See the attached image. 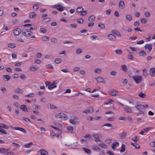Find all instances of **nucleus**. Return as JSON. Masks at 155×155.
Returning <instances> with one entry per match:
<instances>
[{
  "label": "nucleus",
  "mask_w": 155,
  "mask_h": 155,
  "mask_svg": "<svg viewBox=\"0 0 155 155\" xmlns=\"http://www.w3.org/2000/svg\"><path fill=\"white\" fill-rule=\"evenodd\" d=\"M34 96H35V94H34L31 93V94H30L25 95V97H33Z\"/></svg>",
  "instance_id": "60"
},
{
  "label": "nucleus",
  "mask_w": 155,
  "mask_h": 155,
  "mask_svg": "<svg viewBox=\"0 0 155 155\" xmlns=\"http://www.w3.org/2000/svg\"><path fill=\"white\" fill-rule=\"evenodd\" d=\"M116 53L117 54H121L122 53V51L121 50H117L116 51Z\"/></svg>",
  "instance_id": "56"
},
{
  "label": "nucleus",
  "mask_w": 155,
  "mask_h": 155,
  "mask_svg": "<svg viewBox=\"0 0 155 155\" xmlns=\"http://www.w3.org/2000/svg\"><path fill=\"white\" fill-rule=\"evenodd\" d=\"M67 129L68 132L71 133H73L74 128L72 126H68L67 127Z\"/></svg>",
  "instance_id": "23"
},
{
  "label": "nucleus",
  "mask_w": 155,
  "mask_h": 155,
  "mask_svg": "<svg viewBox=\"0 0 155 155\" xmlns=\"http://www.w3.org/2000/svg\"><path fill=\"white\" fill-rule=\"evenodd\" d=\"M98 26L101 28L103 29L105 28L104 25L102 23H100L98 25Z\"/></svg>",
  "instance_id": "55"
},
{
  "label": "nucleus",
  "mask_w": 155,
  "mask_h": 155,
  "mask_svg": "<svg viewBox=\"0 0 155 155\" xmlns=\"http://www.w3.org/2000/svg\"><path fill=\"white\" fill-rule=\"evenodd\" d=\"M8 47L11 48H15L16 47V46L15 44L11 43L8 44Z\"/></svg>",
  "instance_id": "42"
},
{
  "label": "nucleus",
  "mask_w": 155,
  "mask_h": 155,
  "mask_svg": "<svg viewBox=\"0 0 155 155\" xmlns=\"http://www.w3.org/2000/svg\"><path fill=\"white\" fill-rule=\"evenodd\" d=\"M54 7L56 8L58 11L61 12L64 10V8L65 7L62 6L60 5H54Z\"/></svg>",
  "instance_id": "10"
},
{
  "label": "nucleus",
  "mask_w": 155,
  "mask_h": 155,
  "mask_svg": "<svg viewBox=\"0 0 155 155\" xmlns=\"http://www.w3.org/2000/svg\"><path fill=\"white\" fill-rule=\"evenodd\" d=\"M38 152L40 153L41 155H46V154H48V153L44 149L40 150Z\"/></svg>",
  "instance_id": "18"
},
{
  "label": "nucleus",
  "mask_w": 155,
  "mask_h": 155,
  "mask_svg": "<svg viewBox=\"0 0 155 155\" xmlns=\"http://www.w3.org/2000/svg\"><path fill=\"white\" fill-rule=\"evenodd\" d=\"M38 67H34V66H31L30 67V70L31 71H34L35 70H38Z\"/></svg>",
  "instance_id": "34"
},
{
  "label": "nucleus",
  "mask_w": 155,
  "mask_h": 155,
  "mask_svg": "<svg viewBox=\"0 0 155 155\" xmlns=\"http://www.w3.org/2000/svg\"><path fill=\"white\" fill-rule=\"evenodd\" d=\"M77 119V117L75 115H72L71 117L69 120L70 123L72 124H75L76 123V120Z\"/></svg>",
  "instance_id": "6"
},
{
  "label": "nucleus",
  "mask_w": 155,
  "mask_h": 155,
  "mask_svg": "<svg viewBox=\"0 0 155 155\" xmlns=\"http://www.w3.org/2000/svg\"><path fill=\"white\" fill-rule=\"evenodd\" d=\"M151 129H152L151 127H147V128H144L143 130L145 132H147L149 130Z\"/></svg>",
  "instance_id": "57"
},
{
  "label": "nucleus",
  "mask_w": 155,
  "mask_h": 155,
  "mask_svg": "<svg viewBox=\"0 0 155 155\" xmlns=\"http://www.w3.org/2000/svg\"><path fill=\"white\" fill-rule=\"evenodd\" d=\"M9 128V126L7 125H6L4 124L1 123L0 124V129H2V128H5L6 129H8Z\"/></svg>",
  "instance_id": "21"
},
{
  "label": "nucleus",
  "mask_w": 155,
  "mask_h": 155,
  "mask_svg": "<svg viewBox=\"0 0 155 155\" xmlns=\"http://www.w3.org/2000/svg\"><path fill=\"white\" fill-rule=\"evenodd\" d=\"M0 132L2 133V134H7V132L3 129H0Z\"/></svg>",
  "instance_id": "59"
},
{
  "label": "nucleus",
  "mask_w": 155,
  "mask_h": 155,
  "mask_svg": "<svg viewBox=\"0 0 155 155\" xmlns=\"http://www.w3.org/2000/svg\"><path fill=\"white\" fill-rule=\"evenodd\" d=\"M21 32V30L19 28H17L14 30L13 33L15 35H18Z\"/></svg>",
  "instance_id": "12"
},
{
  "label": "nucleus",
  "mask_w": 155,
  "mask_h": 155,
  "mask_svg": "<svg viewBox=\"0 0 155 155\" xmlns=\"http://www.w3.org/2000/svg\"><path fill=\"white\" fill-rule=\"evenodd\" d=\"M112 33L118 36L121 37V35L120 32H118L117 30L114 29L112 31Z\"/></svg>",
  "instance_id": "25"
},
{
  "label": "nucleus",
  "mask_w": 155,
  "mask_h": 155,
  "mask_svg": "<svg viewBox=\"0 0 155 155\" xmlns=\"http://www.w3.org/2000/svg\"><path fill=\"white\" fill-rule=\"evenodd\" d=\"M23 120L28 123L30 122V119L28 118L25 117H23Z\"/></svg>",
  "instance_id": "53"
},
{
  "label": "nucleus",
  "mask_w": 155,
  "mask_h": 155,
  "mask_svg": "<svg viewBox=\"0 0 155 155\" xmlns=\"http://www.w3.org/2000/svg\"><path fill=\"white\" fill-rule=\"evenodd\" d=\"M125 6L124 3L122 1H120L119 4V8L120 9H123Z\"/></svg>",
  "instance_id": "17"
},
{
  "label": "nucleus",
  "mask_w": 155,
  "mask_h": 155,
  "mask_svg": "<svg viewBox=\"0 0 155 155\" xmlns=\"http://www.w3.org/2000/svg\"><path fill=\"white\" fill-rule=\"evenodd\" d=\"M139 55L141 56H145L146 55V52L143 51H141L139 53Z\"/></svg>",
  "instance_id": "32"
},
{
  "label": "nucleus",
  "mask_w": 155,
  "mask_h": 155,
  "mask_svg": "<svg viewBox=\"0 0 155 155\" xmlns=\"http://www.w3.org/2000/svg\"><path fill=\"white\" fill-rule=\"evenodd\" d=\"M118 91L115 89L111 90L110 92V94L113 96H116L118 95Z\"/></svg>",
  "instance_id": "11"
},
{
  "label": "nucleus",
  "mask_w": 155,
  "mask_h": 155,
  "mask_svg": "<svg viewBox=\"0 0 155 155\" xmlns=\"http://www.w3.org/2000/svg\"><path fill=\"white\" fill-rule=\"evenodd\" d=\"M36 16V14L34 12H31L29 16L31 18H35Z\"/></svg>",
  "instance_id": "44"
},
{
  "label": "nucleus",
  "mask_w": 155,
  "mask_h": 155,
  "mask_svg": "<svg viewBox=\"0 0 155 155\" xmlns=\"http://www.w3.org/2000/svg\"><path fill=\"white\" fill-rule=\"evenodd\" d=\"M150 145L152 147H155V141L150 142Z\"/></svg>",
  "instance_id": "64"
},
{
  "label": "nucleus",
  "mask_w": 155,
  "mask_h": 155,
  "mask_svg": "<svg viewBox=\"0 0 155 155\" xmlns=\"http://www.w3.org/2000/svg\"><path fill=\"white\" fill-rule=\"evenodd\" d=\"M38 6L36 4L34 5L33 6V9L34 10H36L39 8Z\"/></svg>",
  "instance_id": "58"
},
{
  "label": "nucleus",
  "mask_w": 155,
  "mask_h": 155,
  "mask_svg": "<svg viewBox=\"0 0 155 155\" xmlns=\"http://www.w3.org/2000/svg\"><path fill=\"white\" fill-rule=\"evenodd\" d=\"M13 129L15 130H20L21 131L23 132L24 134H26L27 133V132L24 129L22 128L17 127L13 128Z\"/></svg>",
  "instance_id": "15"
},
{
  "label": "nucleus",
  "mask_w": 155,
  "mask_h": 155,
  "mask_svg": "<svg viewBox=\"0 0 155 155\" xmlns=\"http://www.w3.org/2000/svg\"><path fill=\"white\" fill-rule=\"evenodd\" d=\"M93 137L95 139V141L96 142H100V140L99 139V134H94L92 135Z\"/></svg>",
  "instance_id": "20"
},
{
  "label": "nucleus",
  "mask_w": 155,
  "mask_h": 155,
  "mask_svg": "<svg viewBox=\"0 0 155 155\" xmlns=\"http://www.w3.org/2000/svg\"><path fill=\"white\" fill-rule=\"evenodd\" d=\"M152 47L151 44H147L144 46L145 49H148L149 53L150 52L152 49Z\"/></svg>",
  "instance_id": "13"
},
{
  "label": "nucleus",
  "mask_w": 155,
  "mask_h": 155,
  "mask_svg": "<svg viewBox=\"0 0 155 155\" xmlns=\"http://www.w3.org/2000/svg\"><path fill=\"white\" fill-rule=\"evenodd\" d=\"M142 74L144 77H147L148 75L147 71L146 69L143 70Z\"/></svg>",
  "instance_id": "22"
},
{
  "label": "nucleus",
  "mask_w": 155,
  "mask_h": 155,
  "mask_svg": "<svg viewBox=\"0 0 155 155\" xmlns=\"http://www.w3.org/2000/svg\"><path fill=\"white\" fill-rule=\"evenodd\" d=\"M121 67L122 68V70L124 71L125 72H126L127 71V66L125 65H123L121 66Z\"/></svg>",
  "instance_id": "37"
},
{
  "label": "nucleus",
  "mask_w": 155,
  "mask_h": 155,
  "mask_svg": "<svg viewBox=\"0 0 155 155\" xmlns=\"http://www.w3.org/2000/svg\"><path fill=\"white\" fill-rule=\"evenodd\" d=\"M126 18L128 21H130L132 19V17L130 15H127L126 16Z\"/></svg>",
  "instance_id": "45"
},
{
  "label": "nucleus",
  "mask_w": 155,
  "mask_h": 155,
  "mask_svg": "<svg viewBox=\"0 0 155 155\" xmlns=\"http://www.w3.org/2000/svg\"><path fill=\"white\" fill-rule=\"evenodd\" d=\"M126 146L124 144H122L121 146V148L120 150V152L121 153L125 151Z\"/></svg>",
  "instance_id": "38"
},
{
  "label": "nucleus",
  "mask_w": 155,
  "mask_h": 155,
  "mask_svg": "<svg viewBox=\"0 0 155 155\" xmlns=\"http://www.w3.org/2000/svg\"><path fill=\"white\" fill-rule=\"evenodd\" d=\"M62 60L61 58H56L54 60V62L56 64H59L61 62Z\"/></svg>",
  "instance_id": "48"
},
{
  "label": "nucleus",
  "mask_w": 155,
  "mask_h": 155,
  "mask_svg": "<svg viewBox=\"0 0 155 155\" xmlns=\"http://www.w3.org/2000/svg\"><path fill=\"white\" fill-rule=\"evenodd\" d=\"M94 71L95 73H100L102 71V70L100 68H96L94 70Z\"/></svg>",
  "instance_id": "41"
},
{
  "label": "nucleus",
  "mask_w": 155,
  "mask_h": 155,
  "mask_svg": "<svg viewBox=\"0 0 155 155\" xmlns=\"http://www.w3.org/2000/svg\"><path fill=\"white\" fill-rule=\"evenodd\" d=\"M84 8L82 7H79L77 8L76 12L78 13H81L84 10Z\"/></svg>",
  "instance_id": "36"
},
{
  "label": "nucleus",
  "mask_w": 155,
  "mask_h": 155,
  "mask_svg": "<svg viewBox=\"0 0 155 155\" xmlns=\"http://www.w3.org/2000/svg\"><path fill=\"white\" fill-rule=\"evenodd\" d=\"M82 149L87 154H91V151L89 149L85 147H83Z\"/></svg>",
  "instance_id": "24"
},
{
  "label": "nucleus",
  "mask_w": 155,
  "mask_h": 155,
  "mask_svg": "<svg viewBox=\"0 0 155 155\" xmlns=\"http://www.w3.org/2000/svg\"><path fill=\"white\" fill-rule=\"evenodd\" d=\"M133 79L137 84H139L141 82L142 77L140 75H136L133 77Z\"/></svg>",
  "instance_id": "2"
},
{
  "label": "nucleus",
  "mask_w": 155,
  "mask_h": 155,
  "mask_svg": "<svg viewBox=\"0 0 155 155\" xmlns=\"http://www.w3.org/2000/svg\"><path fill=\"white\" fill-rule=\"evenodd\" d=\"M127 58L130 60H132L133 58V57L132 54H129L127 56Z\"/></svg>",
  "instance_id": "62"
},
{
  "label": "nucleus",
  "mask_w": 155,
  "mask_h": 155,
  "mask_svg": "<svg viewBox=\"0 0 155 155\" xmlns=\"http://www.w3.org/2000/svg\"><path fill=\"white\" fill-rule=\"evenodd\" d=\"M124 111L127 113H132L133 111L130 107L127 106H124L123 107Z\"/></svg>",
  "instance_id": "7"
},
{
  "label": "nucleus",
  "mask_w": 155,
  "mask_h": 155,
  "mask_svg": "<svg viewBox=\"0 0 155 155\" xmlns=\"http://www.w3.org/2000/svg\"><path fill=\"white\" fill-rule=\"evenodd\" d=\"M22 32L23 35L27 37H29L33 34L31 31L25 30L24 29L22 30Z\"/></svg>",
  "instance_id": "5"
},
{
  "label": "nucleus",
  "mask_w": 155,
  "mask_h": 155,
  "mask_svg": "<svg viewBox=\"0 0 155 155\" xmlns=\"http://www.w3.org/2000/svg\"><path fill=\"white\" fill-rule=\"evenodd\" d=\"M3 78L4 79L5 78L6 80H5V81H9L11 78L9 76L7 75H3Z\"/></svg>",
  "instance_id": "39"
},
{
  "label": "nucleus",
  "mask_w": 155,
  "mask_h": 155,
  "mask_svg": "<svg viewBox=\"0 0 155 155\" xmlns=\"http://www.w3.org/2000/svg\"><path fill=\"white\" fill-rule=\"evenodd\" d=\"M92 148L95 151H100V149L96 145H94L92 146Z\"/></svg>",
  "instance_id": "35"
},
{
  "label": "nucleus",
  "mask_w": 155,
  "mask_h": 155,
  "mask_svg": "<svg viewBox=\"0 0 155 155\" xmlns=\"http://www.w3.org/2000/svg\"><path fill=\"white\" fill-rule=\"evenodd\" d=\"M20 109H22V110L25 112L27 111V106L25 105H22L20 107Z\"/></svg>",
  "instance_id": "26"
},
{
  "label": "nucleus",
  "mask_w": 155,
  "mask_h": 155,
  "mask_svg": "<svg viewBox=\"0 0 155 155\" xmlns=\"http://www.w3.org/2000/svg\"><path fill=\"white\" fill-rule=\"evenodd\" d=\"M49 106L50 108L51 109H55L57 108V107H56L55 106L52 104H50Z\"/></svg>",
  "instance_id": "61"
},
{
  "label": "nucleus",
  "mask_w": 155,
  "mask_h": 155,
  "mask_svg": "<svg viewBox=\"0 0 155 155\" xmlns=\"http://www.w3.org/2000/svg\"><path fill=\"white\" fill-rule=\"evenodd\" d=\"M140 21L142 23L145 24L147 22V20L144 18H142L140 20Z\"/></svg>",
  "instance_id": "49"
},
{
  "label": "nucleus",
  "mask_w": 155,
  "mask_h": 155,
  "mask_svg": "<svg viewBox=\"0 0 155 155\" xmlns=\"http://www.w3.org/2000/svg\"><path fill=\"white\" fill-rule=\"evenodd\" d=\"M40 30L41 32L43 34L46 33V32H47L46 29L42 28H40Z\"/></svg>",
  "instance_id": "52"
},
{
  "label": "nucleus",
  "mask_w": 155,
  "mask_h": 155,
  "mask_svg": "<svg viewBox=\"0 0 155 155\" xmlns=\"http://www.w3.org/2000/svg\"><path fill=\"white\" fill-rule=\"evenodd\" d=\"M93 107L91 106H89L87 107V108L83 110L82 112L83 113L87 114H91L93 112Z\"/></svg>",
  "instance_id": "3"
},
{
  "label": "nucleus",
  "mask_w": 155,
  "mask_h": 155,
  "mask_svg": "<svg viewBox=\"0 0 155 155\" xmlns=\"http://www.w3.org/2000/svg\"><path fill=\"white\" fill-rule=\"evenodd\" d=\"M149 74L152 77H154L155 76V68H152L150 69L149 70Z\"/></svg>",
  "instance_id": "8"
},
{
  "label": "nucleus",
  "mask_w": 155,
  "mask_h": 155,
  "mask_svg": "<svg viewBox=\"0 0 155 155\" xmlns=\"http://www.w3.org/2000/svg\"><path fill=\"white\" fill-rule=\"evenodd\" d=\"M42 55L41 53L39 52L37 53L35 55L36 57L38 58H41V57Z\"/></svg>",
  "instance_id": "54"
},
{
  "label": "nucleus",
  "mask_w": 155,
  "mask_h": 155,
  "mask_svg": "<svg viewBox=\"0 0 155 155\" xmlns=\"http://www.w3.org/2000/svg\"><path fill=\"white\" fill-rule=\"evenodd\" d=\"M135 107L137 108L138 111L143 109V106L142 105H137L135 106Z\"/></svg>",
  "instance_id": "29"
},
{
  "label": "nucleus",
  "mask_w": 155,
  "mask_h": 155,
  "mask_svg": "<svg viewBox=\"0 0 155 155\" xmlns=\"http://www.w3.org/2000/svg\"><path fill=\"white\" fill-rule=\"evenodd\" d=\"M119 145V143L117 142H115L112 143L111 147L112 148L113 150H115V147Z\"/></svg>",
  "instance_id": "30"
},
{
  "label": "nucleus",
  "mask_w": 155,
  "mask_h": 155,
  "mask_svg": "<svg viewBox=\"0 0 155 155\" xmlns=\"http://www.w3.org/2000/svg\"><path fill=\"white\" fill-rule=\"evenodd\" d=\"M139 139V137L136 136L132 138V140L135 142H137Z\"/></svg>",
  "instance_id": "43"
},
{
  "label": "nucleus",
  "mask_w": 155,
  "mask_h": 155,
  "mask_svg": "<svg viewBox=\"0 0 155 155\" xmlns=\"http://www.w3.org/2000/svg\"><path fill=\"white\" fill-rule=\"evenodd\" d=\"M113 102H115L114 101H113L111 99H110L109 101H108V102L107 103L104 102V104H112V103Z\"/></svg>",
  "instance_id": "51"
},
{
  "label": "nucleus",
  "mask_w": 155,
  "mask_h": 155,
  "mask_svg": "<svg viewBox=\"0 0 155 155\" xmlns=\"http://www.w3.org/2000/svg\"><path fill=\"white\" fill-rule=\"evenodd\" d=\"M57 84V83L56 81H53L52 84H50L48 87V88L49 90H51L53 88L56 87L57 85H56Z\"/></svg>",
  "instance_id": "9"
},
{
  "label": "nucleus",
  "mask_w": 155,
  "mask_h": 155,
  "mask_svg": "<svg viewBox=\"0 0 155 155\" xmlns=\"http://www.w3.org/2000/svg\"><path fill=\"white\" fill-rule=\"evenodd\" d=\"M131 144L133 145L137 149L140 148V145L137 143H131Z\"/></svg>",
  "instance_id": "46"
},
{
  "label": "nucleus",
  "mask_w": 155,
  "mask_h": 155,
  "mask_svg": "<svg viewBox=\"0 0 155 155\" xmlns=\"http://www.w3.org/2000/svg\"><path fill=\"white\" fill-rule=\"evenodd\" d=\"M32 145V142L30 143H28L25 144L24 145V147L25 148H29Z\"/></svg>",
  "instance_id": "47"
},
{
  "label": "nucleus",
  "mask_w": 155,
  "mask_h": 155,
  "mask_svg": "<svg viewBox=\"0 0 155 155\" xmlns=\"http://www.w3.org/2000/svg\"><path fill=\"white\" fill-rule=\"evenodd\" d=\"M95 79L98 82L101 83V82H104V79L101 77H99L97 78H96Z\"/></svg>",
  "instance_id": "28"
},
{
  "label": "nucleus",
  "mask_w": 155,
  "mask_h": 155,
  "mask_svg": "<svg viewBox=\"0 0 155 155\" xmlns=\"http://www.w3.org/2000/svg\"><path fill=\"white\" fill-rule=\"evenodd\" d=\"M33 108L35 110H40L41 108V107L37 104H34L32 106Z\"/></svg>",
  "instance_id": "27"
},
{
  "label": "nucleus",
  "mask_w": 155,
  "mask_h": 155,
  "mask_svg": "<svg viewBox=\"0 0 155 155\" xmlns=\"http://www.w3.org/2000/svg\"><path fill=\"white\" fill-rule=\"evenodd\" d=\"M138 96L142 98H144L146 97V95L143 93L140 92L138 94Z\"/></svg>",
  "instance_id": "40"
},
{
  "label": "nucleus",
  "mask_w": 155,
  "mask_h": 155,
  "mask_svg": "<svg viewBox=\"0 0 155 155\" xmlns=\"http://www.w3.org/2000/svg\"><path fill=\"white\" fill-rule=\"evenodd\" d=\"M24 26L25 27V28L24 29L25 30H27V31H30L32 30H33L34 29V30H35L37 28L35 27L34 28H33L32 27V25L31 24H25L24 25Z\"/></svg>",
  "instance_id": "4"
},
{
  "label": "nucleus",
  "mask_w": 155,
  "mask_h": 155,
  "mask_svg": "<svg viewBox=\"0 0 155 155\" xmlns=\"http://www.w3.org/2000/svg\"><path fill=\"white\" fill-rule=\"evenodd\" d=\"M10 150V149H5L4 148H0V153L4 154L6 153V152L9 151Z\"/></svg>",
  "instance_id": "16"
},
{
  "label": "nucleus",
  "mask_w": 155,
  "mask_h": 155,
  "mask_svg": "<svg viewBox=\"0 0 155 155\" xmlns=\"http://www.w3.org/2000/svg\"><path fill=\"white\" fill-rule=\"evenodd\" d=\"M15 92L20 94H22L23 93V90L20 88H18L15 89L14 91Z\"/></svg>",
  "instance_id": "19"
},
{
  "label": "nucleus",
  "mask_w": 155,
  "mask_h": 155,
  "mask_svg": "<svg viewBox=\"0 0 155 155\" xmlns=\"http://www.w3.org/2000/svg\"><path fill=\"white\" fill-rule=\"evenodd\" d=\"M95 19V16L94 15H91L88 18V20L90 21H93Z\"/></svg>",
  "instance_id": "33"
},
{
  "label": "nucleus",
  "mask_w": 155,
  "mask_h": 155,
  "mask_svg": "<svg viewBox=\"0 0 155 155\" xmlns=\"http://www.w3.org/2000/svg\"><path fill=\"white\" fill-rule=\"evenodd\" d=\"M6 155H15L14 153L12 152H9V151L6 153Z\"/></svg>",
  "instance_id": "63"
},
{
  "label": "nucleus",
  "mask_w": 155,
  "mask_h": 155,
  "mask_svg": "<svg viewBox=\"0 0 155 155\" xmlns=\"http://www.w3.org/2000/svg\"><path fill=\"white\" fill-rule=\"evenodd\" d=\"M127 135V133L124 132H122L121 134L119 135L120 137L122 139H124L125 138L126 136Z\"/></svg>",
  "instance_id": "31"
},
{
  "label": "nucleus",
  "mask_w": 155,
  "mask_h": 155,
  "mask_svg": "<svg viewBox=\"0 0 155 155\" xmlns=\"http://www.w3.org/2000/svg\"><path fill=\"white\" fill-rule=\"evenodd\" d=\"M55 117L58 118H63L65 120L68 119V116L63 113H57L55 115Z\"/></svg>",
  "instance_id": "1"
},
{
  "label": "nucleus",
  "mask_w": 155,
  "mask_h": 155,
  "mask_svg": "<svg viewBox=\"0 0 155 155\" xmlns=\"http://www.w3.org/2000/svg\"><path fill=\"white\" fill-rule=\"evenodd\" d=\"M108 38L111 41H115L116 39V37L112 34H110L108 35Z\"/></svg>",
  "instance_id": "14"
},
{
  "label": "nucleus",
  "mask_w": 155,
  "mask_h": 155,
  "mask_svg": "<svg viewBox=\"0 0 155 155\" xmlns=\"http://www.w3.org/2000/svg\"><path fill=\"white\" fill-rule=\"evenodd\" d=\"M82 52V49L81 48H78L76 51V53L77 54H79Z\"/></svg>",
  "instance_id": "50"
}]
</instances>
